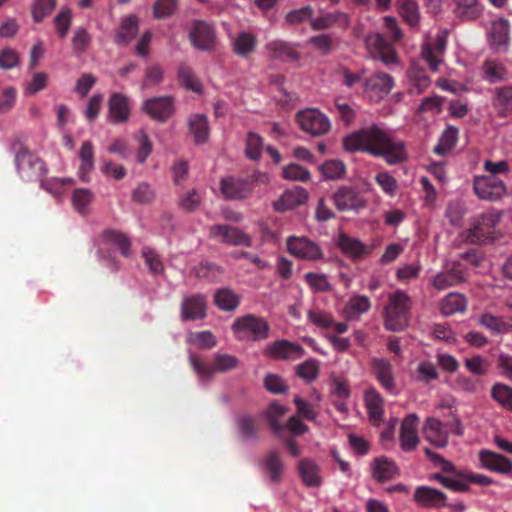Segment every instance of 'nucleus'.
I'll return each instance as SVG.
<instances>
[{
	"instance_id": "1",
	"label": "nucleus",
	"mask_w": 512,
	"mask_h": 512,
	"mask_svg": "<svg viewBox=\"0 0 512 512\" xmlns=\"http://www.w3.org/2000/svg\"><path fill=\"white\" fill-rule=\"evenodd\" d=\"M343 144L348 151L382 157L390 165L398 164L407 157L404 143L396 140L383 124L365 126L346 136Z\"/></svg>"
},
{
	"instance_id": "2",
	"label": "nucleus",
	"mask_w": 512,
	"mask_h": 512,
	"mask_svg": "<svg viewBox=\"0 0 512 512\" xmlns=\"http://www.w3.org/2000/svg\"><path fill=\"white\" fill-rule=\"evenodd\" d=\"M411 307L412 300L404 290L387 293L383 307L385 328L393 332L404 330L410 321Z\"/></svg>"
},
{
	"instance_id": "3",
	"label": "nucleus",
	"mask_w": 512,
	"mask_h": 512,
	"mask_svg": "<svg viewBox=\"0 0 512 512\" xmlns=\"http://www.w3.org/2000/svg\"><path fill=\"white\" fill-rule=\"evenodd\" d=\"M231 329L238 340L261 341L268 338L270 326L264 318L247 314L236 318Z\"/></svg>"
},
{
	"instance_id": "4",
	"label": "nucleus",
	"mask_w": 512,
	"mask_h": 512,
	"mask_svg": "<svg viewBox=\"0 0 512 512\" xmlns=\"http://www.w3.org/2000/svg\"><path fill=\"white\" fill-rule=\"evenodd\" d=\"M189 361L201 383L208 382L215 373H224L238 367L239 359L230 354L217 353L213 365L203 363L196 355L190 354Z\"/></svg>"
},
{
	"instance_id": "5",
	"label": "nucleus",
	"mask_w": 512,
	"mask_h": 512,
	"mask_svg": "<svg viewBox=\"0 0 512 512\" xmlns=\"http://www.w3.org/2000/svg\"><path fill=\"white\" fill-rule=\"evenodd\" d=\"M500 219L501 213L497 211H488L475 217L466 231V240L473 244L487 241L491 238Z\"/></svg>"
},
{
	"instance_id": "6",
	"label": "nucleus",
	"mask_w": 512,
	"mask_h": 512,
	"mask_svg": "<svg viewBox=\"0 0 512 512\" xmlns=\"http://www.w3.org/2000/svg\"><path fill=\"white\" fill-rule=\"evenodd\" d=\"M365 45L371 57L382 61L389 68L400 65V60L384 36L380 33H371L365 38Z\"/></svg>"
},
{
	"instance_id": "7",
	"label": "nucleus",
	"mask_w": 512,
	"mask_h": 512,
	"mask_svg": "<svg viewBox=\"0 0 512 512\" xmlns=\"http://www.w3.org/2000/svg\"><path fill=\"white\" fill-rule=\"evenodd\" d=\"M300 128L311 136H322L331 129L329 118L316 108L301 110L296 115Z\"/></svg>"
},
{
	"instance_id": "8",
	"label": "nucleus",
	"mask_w": 512,
	"mask_h": 512,
	"mask_svg": "<svg viewBox=\"0 0 512 512\" xmlns=\"http://www.w3.org/2000/svg\"><path fill=\"white\" fill-rule=\"evenodd\" d=\"M286 246L288 252L300 260L318 261L324 258L320 245L305 236H289Z\"/></svg>"
},
{
	"instance_id": "9",
	"label": "nucleus",
	"mask_w": 512,
	"mask_h": 512,
	"mask_svg": "<svg viewBox=\"0 0 512 512\" xmlns=\"http://www.w3.org/2000/svg\"><path fill=\"white\" fill-rule=\"evenodd\" d=\"M15 162L18 173L24 180H41L47 172L45 163L27 150L19 151Z\"/></svg>"
},
{
	"instance_id": "10",
	"label": "nucleus",
	"mask_w": 512,
	"mask_h": 512,
	"mask_svg": "<svg viewBox=\"0 0 512 512\" xmlns=\"http://www.w3.org/2000/svg\"><path fill=\"white\" fill-rule=\"evenodd\" d=\"M332 201L339 211H359L366 207L367 200L356 187L342 185L332 195Z\"/></svg>"
},
{
	"instance_id": "11",
	"label": "nucleus",
	"mask_w": 512,
	"mask_h": 512,
	"mask_svg": "<svg viewBox=\"0 0 512 512\" xmlns=\"http://www.w3.org/2000/svg\"><path fill=\"white\" fill-rule=\"evenodd\" d=\"M209 236L229 246L251 247L253 243L250 235L238 227L226 224L212 225L209 228Z\"/></svg>"
},
{
	"instance_id": "12",
	"label": "nucleus",
	"mask_w": 512,
	"mask_h": 512,
	"mask_svg": "<svg viewBox=\"0 0 512 512\" xmlns=\"http://www.w3.org/2000/svg\"><path fill=\"white\" fill-rule=\"evenodd\" d=\"M473 188L475 194L482 200H497L506 193L505 183L496 176H476Z\"/></svg>"
},
{
	"instance_id": "13",
	"label": "nucleus",
	"mask_w": 512,
	"mask_h": 512,
	"mask_svg": "<svg viewBox=\"0 0 512 512\" xmlns=\"http://www.w3.org/2000/svg\"><path fill=\"white\" fill-rule=\"evenodd\" d=\"M393 78L384 72L376 73L364 83L365 95L374 102L384 99L393 89Z\"/></svg>"
},
{
	"instance_id": "14",
	"label": "nucleus",
	"mask_w": 512,
	"mask_h": 512,
	"mask_svg": "<svg viewBox=\"0 0 512 512\" xmlns=\"http://www.w3.org/2000/svg\"><path fill=\"white\" fill-rule=\"evenodd\" d=\"M264 354L277 360L294 361L302 358L305 355V350L297 343L277 340L265 347Z\"/></svg>"
},
{
	"instance_id": "15",
	"label": "nucleus",
	"mask_w": 512,
	"mask_h": 512,
	"mask_svg": "<svg viewBox=\"0 0 512 512\" xmlns=\"http://www.w3.org/2000/svg\"><path fill=\"white\" fill-rule=\"evenodd\" d=\"M466 278V273L459 263H446L443 271L433 277L432 285L441 291L464 282Z\"/></svg>"
},
{
	"instance_id": "16",
	"label": "nucleus",
	"mask_w": 512,
	"mask_h": 512,
	"mask_svg": "<svg viewBox=\"0 0 512 512\" xmlns=\"http://www.w3.org/2000/svg\"><path fill=\"white\" fill-rule=\"evenodd\" d=\"M419 417L416 413H410L401 422L399 432L400 448L404 452H411L419 444L418 436Z\"/></svg>"
},
{
	"instance_id": "17",
	"label": "nucleus",
	"mask_w": 512,
	"mask_h": 512,
	"mask_svg": "<svg viewBox=\"0 0 512 512\" xmlns=\"http://www.w3.org/2000/svg\"><path fill=\"white\" fill-rule=\"evenodd\" d=\"M189 38L195 48L203 51L211 50L215 45V29L205 21H194L190 29Z\"/></svg>"
},
{
	"instance_id": "18",
	"label": "nucleus",
	"mask_w": 512,
	"mask_h": 512,
	"mask_svg": "<svg viewBox=\"0 0 512 512\" xmlns=\"http://www.w3.org/2000/svg\"><path fill=\"white\" fill-rule=\"evenodd\" d=\"M207 315V299L202 294L185 296L180 305V316L184 321L202 320Z\"/></svg>"
},
{
	"instance_id": "19",
	"label": "nucleus",
	"mask_w": 512,
	"mask_h": 512,
	"mask_svg": "<svg viewBox=\"0 0 512 512\" xmlns=\"http://www.w3.org/2000/svg\"><path fill=\"white\" fill-rule=\"evenodd\" d=\"M142 110L156 121L164 122L174 113V99L171 96H160L147 99Z\"/></svg>"
},
{
	"instance_id": "20",
	"label": "nucleus",
	"mask_w": 512,
	"mask_h": 512,
	"mask_svg": "<svg viewBox=\"0 0 512 512\" xmlns=\"http://www.w3.org/2000/svg\"><path fill=\"white\" fill-rule=\"evenodd\" d=\"M446 48V35H437L435 43L425 42L421 48V58L428 64L431 71L436 72L442 63L441 54Z\"/></svg>"
},
{
	"instance_id": "21",
	"label": "nucleus",
	"mask_w": 512,
	"mask_h": 512,
	"mask_svg": "<svg viewBox=\"0 0 512 512\" xmlns=\"http://www.w3.org/2000/svg\"><path fill=\"white\" fill-rule=\"evenodd\" d=\"M423 436L426 441L437 448H444L448 443V430L437 418L428 417L423 426Z\"/></svg>"
},
{
	"instance_id": "22",
	"label": "nucleus",
	"mask_w": 512,
	"mask_h": 512,
	"mask_svg": "<svg viewBox=\"0 0 512 512\" xmlns=\"http://www.w3.org/2000/svg\"><path fill=\"white\" fill-rule=\"evenodd\" d=\"M372 371L380 385L390 394L397 395L395 379L392 372L391 363L383 358H374L372 360Z\"/></svg>"
},
{
	"instance_id": "23",
	"label": "nucleus",
	"mask_w": 512,
	"mask_h": 512,
	"mask_svg": "<svg viewBox=\"0 0 512 512\" xmlns=\"http://www.w3.org/2000/svg\"><path fill=\"white\" fill-rule=\"evenodd\" d=\"M479 460L482 467L487 470L503 475H512V460L501 454L490 450H481Z\"/></svg>"
},
{
	"instance_id": "24",
	"label": "nucleus",
	"mask_w": 512,
	"mask_h": 512,
	"mask_svg": "<svg viewBox=\"0 0 512 512\" xmlns=\"http://www.w3.org/2000/svg\"><path fill=\"white\" fill-rule=\"evenodd\" d=\"M265 51L270 59L281 62H296L300 59L294 45L282 40H272L265 45Z\"/></svg>"
},
{
	"instance_id": "25",
	"label": "nucleus",
	"mask_w": 512,
	"mask_h": 512,
	"mask_svg": "<svg viewBox=\"0 0 512 512\" xmlns=\"http://www.w3.org/2000/svg\"><path fill=\"white\" fill-rule=\"evenodd\" d=\"M220 189L224 197L228 199H243L247 197L252 187L248 179L227 176L222 178Z\"/></svg>"
},
{
	"instance_id": "26",
	"label": "nucleus",
	"mask_w": 512,
	"mask_h": 512,
	"mask_svg": "<svg viewBox=\"0 0 512 512\" xmlns=\"http://www.w3.org/2000/svg\"><path fill=\"white\" fill-rule=\"evenodd\" d=\"M307 199V191L297 186L293 189L286 190L281 197L273 203V208L277 212H286L305 204Z\"/></svg>"
},
{
	"instance_id": "27",
	"label": "nucleus",
	"mask_w": 512,
	"mask_h": 512,
	"mask_svg": "<svg viewBox=\"0 0 512 512\" xmlns=\"http://www.w3.org/2000/svg\"><path fill=\"white\" fill-rule=\"evenodd\" d=\"M372 478L380 483L393 479L399 472L394 460L379 456L373 459L370 464Z\"/></svg>"
},
{
	"instance_id": "28",
	"label": "nucleus",
	"mask_w": 512,
	"mask_h": 512,
	"mask_svg": "<svg viewBox=\"0 0 512 512\" xmlns=\"http://www.w3.org/2000/svg\"><path fill=\"white\" fill-rule=\"evenodd\" d=\"M509 30V22L504 18L492 22L488 32V40L494 50H506L509 44Z\"/></svg>"
},
{
	"instance_id": "29",
	"label": "nucleus",
	"mask_w": 512,
	"mask_h": 512,
	"mask_svg": "<svg viewBox=\"0 0 512 512\" xmlns=\"http://www.w3.org/2000/svg\"><path fill=\"white\" fill-rule=\"evenodd\" d=\"M108 117L112 123L127 121L130 115L129 99L121 93H113L108 101Z\"/></svg>"
},
{
	"instance_id": "30",
	"label": "nucleus",
	"mask_w": 512,
	"mask_h": 512,
	"mask_svg": "<svg viewBox=\"0 0 512 512\" xmlns=\"http://www.w3.org/2000/svg\"><path fill=\"white\" fill-rule=\"evenodd\" d=\"M414 499L421 506L437 508L445 505L446 496L435 488L419 486L415 490Z\"/></svg>"
},
{
	"instance_id": "31",
	"label": "nucleus",
	"mask_w": 512,
	"mask_h": 512,
	"mask_svg": "<svg viewBox=\"0 0 512 512\" xmlns=\"http://www.w3.org/2000/svg\"><path fill=\"white\" fill-rule=\"evenodd\" d=\"M337 246L342 252L352 259H361L370 253V249L357 238L341 233L337 240Z\"/></svg>"
},
{
	"instance_id": "32",
	"label": "nucleus",
	"mask_w": 512,
	"mask_h": 512,
	"mask_svg": "<svg viewBox=\"0 0 512 512\" xmlns=\"http://www.w3.org/2000/svg\"><path fill=\"white\" fill-rule=\"evenodd\" d=\"M407 80L411 94H421L431 84L430 77L426 74L425 70L416 63H412L408 69Z\"/></svg>"
},
{
	"instance_id": "33",
	"label": "nucleus",
	"mask_w": 512,
	"mask_h": 512,
	"mask_svg": "<svg viewBox=\"0 0 512 512\" xmlns=\"http://www.w3.org/2000/svg\"><path fill=\"white\" fill-rule=\"evenodd\" d=\"M364 402L369 419L375 425H378L383 420V398L374 388L368 389L364 393Z\"/></svg>"
},
{
	"instance_id": "34",
	"label": "nucleus",
	"mask_w": 512,
	"mask_h": 512,
	"mask_svg": "<svg viewBox=\"0 0 512 512\" xmlns=\"http://www.w3.org/2000/svg\"><path fill=\"white\" fill-rule=\"evenodd\" d=\"M454 12L463 21L476 20L483 11L480 0H452Z\"/></svg>"
},
{
	"instance_id": "35",
	"label": "nucleus",
	"mask_w": 512,
	"mask_h": 512,
	"mask_svg": "<svg viewBox=\"0 0 512 512\" xmlns=\"http://www.w3.org/2000/svg\"><path fill=\"white\" fill-rule=\"evenodd\" d=\"M299 475L307 487H319L322 483L320 467L311 459H302L298 464Z\"/></svg>"
},
{
	"instance_id": "36",
	"label": "nucleus",
	"mask_w": 512,
	"mask_h": 512,
	"mask_svg": "<svg viewBox=\"0 0 512 512\" xmlns=\"http://www.w3.org/2000/svg\"><path fill=\"white\" fill-rule=\"evenodd\" d=\"M79 159L78 176L81 181L88 182L89 174L94 169V148L90 141L83 142L79 151Z\"/></svg>"
},
{
	"instance_id": "37",
	"label": "nucleus",
	"mask_w": 512,
	"mask_h": 512,
	"mask_svg": "<svg viewBox=\"0 0 512 512\" xmlns=\"http://www.w3.org/2000/svg\"><path fill=\"white\" fill-rule=\"evenodd\" d=\"M479 325L489 330L492 334L502 335L512 330V324L505 321L502 317L491 313H483L478 316Z\"/></svg>"
},
{
	"instance_id": "38",
	"label": "nucleus",
	"mask_w": 512,
	"mask_h": 512,
	"mask_svg": "<svg viewBox=\"0 0 512 512\" xmlns=\"http://www.w3.org/2000/svg\"><path fill=\"white\" fill-rule=\"evenodd\" d=\"M188 127L196 144H202L208 140L209 125L205 115L195 114L190 116Z\"/></svg>"
},
{
	"instance_id": "39",
	"label": "nucleus",
	"mask_w": 512,
	"mask_h": 512,
	"mask_svg": "<svg viewBox=\"0 0 512 512\" xmlns=\"http://www.w3.org/2000/svg\"><path fill=\"white\" fill-rule=\"evenodd\" d=\"M137 33L138 19L134 15H129L122 19L115 36V42L119 45H126L136 36Z\"/></svg>"
},
{
	"instance_id": "40",
	"label": "nucleus",
	"mask_w": 512,
	"mask_h": 512,
	"mask_svg": "<svg viewBox=\"0 0 512 512\" xmlns=\"http://www.w3.org/2000/svg\"><path fill=\"white\" fill-rule=\"evenodd\" d=\"M214 303L222 311H234L240 304V296L230 288H220L214 294Z\"/></svg>"
},
{
	"instance_id": "41",
	"label": "nucleus",
	"mask_w": 512,
	"mask_h": 512,
	"mask_svg": "<svg viewBox=\"0 0 512 512\" xmlns=\"http://www.w3.org/2000/svg\"><path fill=\"white\" fill-rule=\"evenodd\" d=\"M465 308L466 299L460 293L451 292L440 301V311L444 316H450L458 312H463Z\"/></svg>"
},
{
	"instance_id": "42",
	"label": "nucleus",
	"mask_w": 512,
	"mask_h": 512,
	"mask_svg": "<svg viewBox=\"0 0 512 512\" xmlns=\"http://www.w3.org/2000/svg\"><path fill=\"white\" fill-rule=\"evenodd\" d=\"M371 302L367 296L354 295L349 298L345 305L344 313L349 319H356L369 311Z\"/></svg>"
},
{
	"instance_id": "43",
	"label": "nucleus",
	"mask_w": 512,
	"mask_h": 512,
	"mask_svg": "<svg viewBox=\"0 0 512 512\" xmlns=\"http://www.w3.org/2000/svg\"><path fill=\"white\" fill-rule=\"evenodd\" d=\"M399 14L411 27H417L420 22V11L416 0H397Z\"/></svg>"
},
{
	"instance_id": "44",
	"label": "nucleus",
	"mask_w": 512,
	"mask_h": 512,
	"mask_svg": "<svg viewBox=\"0 0 512 512\" xmlns=\"http://www.w3.org/2000/svg\"><path fill=\"white\" fill-rule=\"evenodd\" d=\"M233 51L242 57L248 56L257 46L256 37L249 32H240L233 40Z\"/></svg>"
},
{
	"instance_id": "45",
	"label": "nucleus",
	"mask_w": 512,
	"mask_h": 512,
	"mask_svg": "<svg viewBox=\"0 0 512 512\" xmlns=\"http://www.w3.org/2000/svg\"><path fill=\"white\" fill-rule=\"evenodd\" d=\"M483 78L489 83L506 79L508 72L504 65L497 60H486L482 65Z\"/></svg>"
},
{
	"instance_id": "46",
	"label": "nucleus",
	"mask_w": 512,
	"mask_h": 512,
	"mask_svg": "<svg viewBox=\"0 0 512 512\" xmlns=\"http://www.w3.org/2000/svg\"><path fill=\"white\" fill-rule=\"evenodd\" d=\"M458 139V130L453 127H447L439 139L438 144L434 148V152L438 155L448 154L456 145Z\"/></svg>"
},
{
	"instance_id": "47",
	"label": "nucleus",
	"mask_w": 512,
	"mask_h": 512,
	"mask_svg": "<svg viewBox=\"0 0 512 512\" xmlns=\"http://www.w3.org/2000/svg\"><path fill=\"white\" fill-rule=\"evenodd\" d=\"M178 78L181 84L188 90L201 94L203 87L199 79L195 76L191 67L181 64L178 69Z\"/></svg>"
},
{
	"instance_id": "48",
	"label": "nucleus",
	"mask_w": 512,
	"mask_h": 512,
	"mask_svg": "<svg viewBox=\"0 0 512 512\" xmlns=\"http://www.w3.org/2000/svg\"><path fill=\"white\" fill-rule=\"evenodd\" d=\"M297 376L305 382L310 383L316 380L320 372V362L316 359H308L295 367Z\"/></svg>"
},
{
	"instance_id": "49",
	"label": "nucleus",
	"mask_w": 512,
	"mask_h": 512,
	"mask_svg": "<svg viewBox=\"0 0 512 512\" xmlns=\"http://www.w3.org/2000/svg\"><path fill=\"white\" fill-rule=\"evenodd\" d=\"M491 397L504 409L512 411V387L495 383L491 388Z\"/></svg>"
},
{
	"instance_id": "50",
	"label": "nucleus",
	"mask_w": 512,
	"mask_h": 512,
	"mask_svg": "<svg viewBox=\"0 0 512 512\" xmlns=\"http://www.w3.org/2000/svg\"><path fill=\"white\" fill-rule=\"evenodd\" d=\"M492 103L500 112L512 111V86L496 88Z\"/></svg>"
},
{
	"instance_id": "51",
	"label": "nucleus",
	"mask_w": 512,
	"mask_h": 512,
	"mask_svg": "<svg viewBox=\"0 0 512 512\" xmlns=\"http://www.w3.org/2000/svg\"><path fill=\"white\" fill-rule=\"evenodd\" d=\"M102 236L107 244L117 247L124 256L130 254V241L123 233L115 230H106Z\"/></svg>"
},
{
	"instance_id": "52",
	"label": "nucleus",
	"mask_w": 512,
	"mask_h": 512,
	"mask_svg": "<svg viewBox=\"0 0 512 512\" xmlns=\"http://www.w3.org/2000/svg\"><path fill=\"white\" fill-rule=\"evenodd\" d=\"M287 412V408L279 403L273 402L266 410V417L270 423L273 432L281 435L283 432V425L280 424L279 418Z\"/></svg>"
},
{
	"instance_id": "53",
	"label": "nucleus",
	"mask_w": 512,
	"mask_h": 512,
	"mask_svg": "<svg viewBox=\"0 0 512 512\" xmlns=\"http://www.w3.org/2000/svg\"><path fill=\"white\" fill-rule=\"evenodd\" d=\"M438 377V371L435 365L430 361L420 362L414 373L415 380L425 384H429L432 381L437 380Z\"/></svg>"
},
{
	"instance_id": "54",
	"label": "nucleus",
	"mask_w": 512,
	"mask_h": 512,
	"mask_svg": "<svg viewBox=\"0 0 512 512\" xmlns=\"http://www.w3.org/2000/svg\"><path fill=\"white\" fill-rule=\"evenodd\" d=\"M263 467L272 482H279L284 466L276 452H271L263 462Z\"/></svg>"
},
{
	"instance_id": "55",
	"label": "nucleus",
	"mask_w": 512,
	"mask_h": 512,
	"mask_svg": "<svg viewBox=\"0 0 512 512\" xmlns=\"http://www.w3.org/2000/svg\"><path fill=\"white\" fill-rule=\"evenodd\" d=\"M187 342L205 349H211L217 344L211 331L190 332L187 335Z\"/></svg>"
},
{
	"instance_id": "56",
	"label": "nucleus",
	"mask_w": 512,
	"mask_h": 512,
	"mask_svg": "<svg viewBox=\"0 0 512 512\" xmlns=\"http://www.w3.org/2000/svg\"><path fill=\"white\" fill-rule=\"evenodd\" d=\"M375 182L379 185L383 193L389 197H394L399 189L395 177L388 172H379L375 175Z\"/></svg>"
},
{
	"instance_id": "57",
	"label": "nucleus",
	"mask_w": 512,
	"mask_h": 512,
	"mask_svg": "<svg viewBox=\"0 0 512 512\" xmlns=\"http://www.w3.org/2000/svg\"><path fill=\"white\" fill-rule=\"evenodd\" d=\"M94 199V194L87 188L74 190L72 194V203L76 211L85 213Z\"/></svg>"
},
{
	"instance_id": "58",
	"label": "nucleus",
	"mask_w": 512,
	"mask_h": 512,
	"mask_svg": "<svg viewBox=\"0 0 512 512\" xmlns=\"http://www.w3.org/2000/svg\"><path fill=\"white\" fill-rule=\"evenodd\" d=\"M72 23V12L70 8L63 7L54 18V25L60 38H65Z\"/></svg>"
},
{
	"instance_id": "59",
	"label": "nucleus",
	"mask_w": 512,
	"mask_h": 512,
	"mask_svg": "<svg viewBox=\"0 0 512 512\" xmlns=\"http://www.w3.org/2000/svg\"><path fill=\"white\" fill-rule=\"evenodd\" d=\"M91 40H92L91 35L85 28H83V27L77 28L74 31L73 37L71 39L72 49H73L74 53H76V54L84 53L89 48V46L91 44Z\"/></svg>"
},
{
	"instance_id": "60",
	"label": "nucleus",
	"mask_w": 512,
	"mask_h": 512,
	"mask_svg": "<svg viewBox=\"0 0 512 512\" xmlns=\"http://www.w3.org/2000/svg\"><path fill=\"white\" fill-rule=\"evenodd\" d=\"M466 369L477 376H482L487 374L490 368L489 361L481 356V355H475L470 358H466L464 361Z\"/></svg>"
},
{
	"instance_id": "61",
	"label": "nucleus",
	"mask_w": 512,
	"mask_h": 512,
	"mask_svg": "<svg viewBox=\"0 0 512 512\" xmlns=\"http://www.w3.org/2000/svg\"><path fill=\"white\" fill-rule=\"evenodd\" d=\"M320 171L325 179H338L345 174V166L339 160H327L320 166Z\"/></svg>"
},
{
	"instance_id": "62",
	"label": "nucleus",
	"mask_w": 512,
	"mask_h": 512,
	"mask_svg": "<svg viewBox=\"0 0 512 512\" xmlns=\"http://www.w3.org/2000/svg\"><path fill=\"white\" fill-rule=\"evenodd\" d=\"M263 149V139L260 135L249 132L246 139V155L249 159L258 160Z\"/></svg>"
},
{
	"instance_id": "63",
	"label": "nucleus",
	"mask_w": 512,
	"mask_h": 512,
	"mask_svg": "<svg viewBox=\"0 0 512 512\" xmlns=\"http://www.w3.org/2000/svg\"><path fill=\"white\" fill-rule=\"evenodd\" d=\"M308 320L321 329H330L333 325V316L319 308L311 309L307 313Z\"/></svg>"
},
{
	"instance_id": "64",
	"label": "nucleus",
	"mask_w": 512,
	"mask_h": 512,
	"mask_svg": "<svg viewBox=\"0 0 512 512\" xmlns=\"http://www.w3.org/2000/svg\"><path fill=\"white\" fill-rule=\"evenodd\" d=\"M48 75L45 72H36L30 81L24 85V94L31 96L47 87Z\"/></svg>"
}]
</instances>
